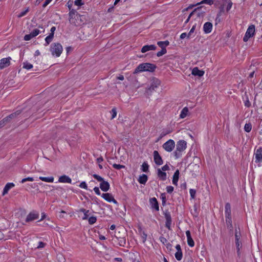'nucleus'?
<instances>
[{"label": "nucleus", "mask_w": 262, "mask_h": 262, "mask_svg": "<svg viewBox=\"0 0 262 262\" xmlns=\"http://www.w3.org/2000/svg\"><path fill=\"white\" fill-rule=\"evenodd\" d=\"M205 12L201 10V7H198L190 13V16H195V18H203L204 16Z\"/></svg>", "instance_id": "6"}, {"label": "nucleus", "mask_w": 262, "mask_h": 262, "mask_svg": "<svg viewBox=\"0 0 262 262\" xmlns=\"http://www.w3.org/2000/svg\"><path fill=\"white\" fill-rule=\"evenodd\" d=\"M125 243V239L123 238H121L119 241V244L121 246H124Z\"/></svg>", "instance_id": "62"}, {"label": "nucleus", "mask_w": 262, "mask_h": 262, "mask_svg": "<svg viewBox=\"0 0 262 262\" xmlns=\"http://www.w3.org/2000/svg\"><path fill=\"white\" fill-rule=\"evenodd\" d=\"M80 211L84 213V216L82 217V220H87L89 217L88 213L89 212V210H86L84 208H81L80 209Z\"/></svg>", "instance_id": "29"}, {"label": "nucleus", "mask_w": 262, "mask_h": 262, "mask_svg": "<svg viewBox=\"0 0 262 262\" xmlns=\"http://www.w3.org/2000/svg\"><path fill=\"white\" fill-rule=\"evenodd\" d=\"M160 81L156 78H153L151 80V82L149 87L148 89V91L152 92L155 91V89L157 88L160 85Z\"/></svg>", "instance_id": "7"}, {"label": "nucleus", "mask_w": 262, "mask_h": 262, "mask_svg": "<svg viewBox=\"0 0 262 262\" xmlns=\"http://www.w3.org/2000/svg\"><path fill=\"white\" fill-rule=\"evenodd\" d=\"M62 50V46L58 42L53 43L51 45L50 51L53 56L55 55L56 57L60 56Z\"/></svg>", "instance_id": "4"}, {"label": "nucleus", "mask_w": 262, "mask_h": 262, "mask_svg": "<svg viewBox=\"0 0 262 262\" xmlns=\"http://www.w3.org/2000/svg\"><path fill=\"white\" fill-rule=\"evenodd\" d=\"M171 132L170 130H163L160 134V137L158 140H160V139L162 138L163 137L166 136V135L169 134Z\"/></svg>", "instance_id": "43"}, {"label": "nucleus", "mask_w": 262, "mask_h": 262, "mask_svg": "<svg viewBox=\"0 0 262 262\" xmlns=\"http://www.w3.org/2000/svg\"><path fill=\"white\" fill-rule=\"evenodd\" d=\"M40 180H41L42 181L46 182H53L54 181V178L53 177H40L39 178Z\"/></svg>", "instance_id": "28"}, {"label": "nucleus", "mask_w": 262, "mask_h": 262, "mask_svg": "<svg viewBox=\"0 0 262 262\" xmlns=\"http://www.w3.org/2000/svg\"><path fill=\"white\" fill-rule=\"evenodd\" d=\"M45 245L46 244L43 243L42 242H39L38 243L37 248H42L45 246Z\"/></svg>", "instance_id": "64"}, {"label": "nucleus", "mask_w": 262, "mask_h": 262, "mask_svg": "<svg viewBox=\"0 0 262 262\" xmlns=\"http://www.w3.org/2000/svg\"><path fill=\"white\" fill-rule=\"evenodd\" d=\"M173 189H174L173 187L171 186H167V187H166V190L168 193H172V191H173Z\"/></svg>", "instance_id": "57"}, {"label": "nucleus", "mask_w": 262, "mask_h": 262, "mask_svg": "<svg viewBox=\"0 0 262 262\" xmlns=\"http://www.w3.org/2000/svg\"><path fill=\"white\" fill-rule=\"evenodd\" d=\"M38 217H39V214L38 213H36L34 211L31 212L27 215L26 219V222H29L30 221H32L34 220L38 219Z\"/></svg>", "instance_id": "12"}, {"label": "nucleus", "mask_w": 262, "mask_h": 262, "mask_svg": "<svg viewBox=\"0 0 262 262\" xmlns=\"http://www.w3.org/2000/svg\"><path fill=\"white\" fill-rule=\"evenodd\" d=\"M156 68V66L150 63H143L140 64L135 70L134 74L143 71L154 72Z\"/></svg>", "instance_id": "2"}, {"label": "nucleus", "mask_w": 262, "mask_h": 262, "mask_svg": "<svg viewBox=\"0 0 262 262\" xmlns=\"http://www.w3.org/2000/svg\"><path fill=\"white\" fill-rule=\"evenodd\" d=\"M226 3L227 4V6L226 7V10H227V11H228L232 7V3L230 0H228V1H225V5Z\"/></svg>", "instance_id": "39"}, {"label": "nucleus", "mask_w": 262, "mask_h": 262, "mask_svg": "<svg viewBox=\"0 0 262 262\" xmlns=\"http://www.w3.org/2000/svg\"><path fill=\"white\" fill-rule=\"evenodd\" d=\"M179 174H180L179 170L178 169H177L175 171V172L174 173V174L173 176L172 183L174 185H178V180H179Z\"/></svg>", "instance_id": "24"}, {"label": "nucleus", "mask_w": 262, "mask_h": 262, "mask_svg": "<svg viewBox=\"0 0 262 262\" xmlns=\"http://www.w3.org/2000/svg\"><path fill=\"white\" fill-rule=\"evenodd\" d=\"M157 175L158 178L162 181L166 180L167 175L165 172L162 171L161 169L159 168L157 170Z\"/></svg>", "instance_id": "23"}, {"label": "nucleus", "mask_w": 262, "mask_h": 262, "mask_svg": "<svg viewBox=\"0 0 262 262\" xmlns=\"http://www.w3.org/2000/svg\"><path fill=\"white\" fill-rule=\"evenodd\" d=\"M21 113V111L19 110H18L16 111L15 113H12L10 114V115L8 116V118L10 120L14 119L16 118L18 115H19Z\"/></svg>", "instance_id": "31"}, {"label": "nucleus", "mask_w": 262, "mask_h": 262, "mask_svg": "<svg viewBox=\"0 0 262 262\" xmlns=\"http://www.w3.org/2000/svg\"><path fill=\"white\" fill-rule=\"evenodd\" d=\"M33 37L32 36L31 34H27L24 36V39L26 41L30 40Z\"/></svg>", "instance_id": "53"}, {"label": "nucleus", "mask_w": 262, "mask_h": 262, "mask_svg": "<svg viewBox=\"0 0 262 262\" xmlns=\"http://www.w3.org/2000/svg\"><path fill=\"white\" fill-rule=\"evenodd\" d=\"M113 167L116 169H120L121 168H125V166L120 164H113Z\"/></svg>", "instance_id": "48"}, {"label": "nucleus", "mask_w": 262, "mask_h": 262, "mask_svg": "<svg viewBox=\"0 0 262 262\" xmlns=\"http://www.w3.org/2000/svg\"><path fill=\"white\" fill-rule=\"evenodd\" d=\"M255 162L259 163L262 161V148H258L255 154Z\"/></svg>", "instance_id": "14"}, {"label": "nucleus", "mask_w": 262, "mask_h": 262, "mask_svg": "<svg viewBox=\"0 0 262 262\" xmlns=\"http://www.w3.org/2000/svg\"><path fill=\"white\" fill-rule=\"evenodd\" d=\"M94 191H95V192L96 193V194L100 195L101 192H100V191L99 190V188L98 187H94Z\"/></svg>", "instance_id": "63"}, {"label": "nucleus", "mask_w": 262, "mask_h": 262, "mask_svg": "<svg viewBox=\"0 0 262 262\" xmlns=\"http://www.w3.org/2000/svg\"><path fill=\"white\" fill-rule=\"evenodd\" d=\"M156 48V46L154 45H145L142 48L141 52L145 53L150 50H155Z\"/></svg>", "instance_id": "18"}, {"label": "nucleus", "mask_w": 262, "mask_h": 262, "mask_svg": "<svg viewBox=\"0 0 262 262\" xmlns=\"http://www.w3.org/2000/svg\"><path fill=\"white\" fill-rule=\"evenodd\" d=\"M69 20L70 24H73L76 26H80L82 21L81 20V15L78 13L76 10L72 9L69 13Z\"/></svg>", "instance_id": "1"}, {"label": "nucleus", "mask_w": 262, "mask_h": 262, "mask_svg": "<svg viewBox=\"0 0 262 262\" xmlns=\"http://www.w3.org/2000/svg\"><path fill=\"white\" fill-rule=\"evenodd\" d=\"M149 165L148 164L144 162L142 165V170L145 172L148 171Z\"/></svg>", "instance_id": "33"}, {"label": "nucleus", "mask_w": 262, "mask_h": 262, "mask_svg": "<svg viewBox=\"0 0 262 262\" xmlns=\"http://www.w3.org/2000/svg\"><path fill=\"white\" fill-rule=\"evenodd\" d=\"M187 243L188 245L191 247H193L194 245V242L192 237H189L187 238Z\"/></svg>", "instance_id": "45"}, {"label": "nucleus", "mask_w": 262, "mask_h": 262, "mask_svg": "<svg viewBox=\"0 0 262 262\" xmlns=\"http://www.w3.org/2000/svg\"><path fill=\"white\" fill-rule=\"evenodd\" d=\"M110 112L112 114L111 119H113L117 115L116 108L115 107L113 108Z\"/></svg>", "instance_id": "46"}, {"label": "nucleus", "mask_w": 262, "mask_h": 262, "mask_svg": "<svg viewBox=\"0 0 262 262\" xmlns=\"http://www.w3.org/2000/svg\"><path fill=\"white\" fill-rule=\"evenodd\" d=\"M189 193L192 199H194L195 197L196 190L193 189H190Z\"/></svg>", "instance_id": "49"}, {"label": "nucleus", "mask_w": 262, "mask_h": 262, "mask_svg": "<svg viewBox=\"0 0 262 262\" xmlns=\"http://www.w3.org/2000/svg\"><path fill=\"white\" fill-rule=\"evenodd\" d=\"M159 239L160 242L164 244L167 242V239L163 236H160Z\"/></svg>", "instance_id": "60"}, {"label": "nucleus", "mask_w": 262, "mask_h": 262, "mask_svg": "<svg viewBox=\"0 0 262 262\" xmlns=\"http://www.w3.org/2000/svg\"><path fill=\"white\" fill-rule=\"evenodd\" d=\"M186 147L187 143L185 140H180L177 142L176 150L174 152V156L176 159H178L182 156V152L186 148Z\"/></svg>", "instance_id": "3"}, {"label": "nucleus", "mask_w": 262, "mask_h": 262, "mask_svg": "<svg viewBox=\"0 0 262 262\" xmlns=\"http://www.w3.org/2000/svg\"><path fill=\"white\" fill-rule=\"evenodd\" d=\"M148 180L147 175L143 174L140 176L138 179V182L142 184H145Z\"/></svg>", "instance_id": "26"}, {"label": "nucleus", "mask_w": 262, "mask_h": 262, "mask_svg": "<svg viewBox=\"0 0 262 262\" xmlns=\"http://www.w3.org/2000/svg\"><path fill=\"white\" fill-rule=\"evenodd\" d=\"M188 112V108L187 107H185L183 108L180 115V118H184L187 115Z\"/></svg>", "instance_id": "27"}, {"label": "nucleus", "mask_w": 262, "mask_h": 262, "mask_svg": "<svg viewBox=\"0 0 262 262\" xmlns=\"http://www.w3.org/2000/svg\"><path fill=\"white\" fill-rule=\"evenodd\" d=\"M110 188V184L108 182L103 181L100 183V188L104 192L107 191Z\"/></svg>", "instance_id": "15"}, {"label": "nucleus", "mask_w": 262, "mask_h": 262, "mask_svg": "<svg viewBox=\"0 0 262 262\" xmlns=\"http://www.w3.org/2000/svg\"><path fill=\"white\" fill-rule=\"evenodd\" d=\"M14 186L15 185L13 183H8L7 184H6L3 189L2 195H5V194H6L8 193V191L11 188L14 187Z\"/></svg>", "instance_id": "22"}, {"label": "nucleus", "mask_w": 262, "mask_h": 262, "mask_svg": "<svg viewBox=\"0 0 262 262\" xmlns=\"http://www.w3.org/2000/svg\"><path fill=\"white\" fill-rule=\"evenodd\" d=\"M150 204L152 208L155 209L156 211H159V204L158 202L155 198H152L149 200Z\"/></svg>", "instance_id": "17"}, {"label": "nucleus", "mask_w": 262, "mask_h": 262, "mask_svg": "<svg viewBox=\"0 0 262 262\" xmlns=\"http://www.w3.org/2000/svg\"><path fill=\"white\" fill-rule=\"evenodd\" d=\"M33 68V65L28 62H25L23 63V68L29 70Z\"/></svg>", "instance_id": "36"}, {"label": "nucleus", "mask_w": 262, "mask_h": 262, "mask_svg": "<svg viewBox=\"0 0 262 262\" xmlns=\"http://www.w3.org/2000/svg\"><path fill=\"white\" fill-rule=\"evenodd\" d=\"M161 169V170L162 171L164 172L165 171L169 170V166L167 164H166L164 166H163V167H162Z\"/></svg>", "instance_id": "59"}, {"label": "nucleus", "mask_w": 262, "mask_h": 262, "mask_svg": "<svg viewBox=\"0 0 262 262\" xmlns=\"http://www.w3.org/2000/svg\"><path fill=\"white\" fill-rule=\"evenodd\" d=\"M74 4L75 5L78 6H80L83 5V3L82 2V0H76L74 2Z\"/></svg>", "instance_id": "58"}, {"label": "nucleus", "mask_w": 262, "mask_h": 262, "mask_svg": "<svg viewBox=\"0 0 262 262\" xmlns=\"http://www.w3.org/2000/svg\"><path fill=\"white\" fill-rule=\"evenodd\" d=\"M161 199H162V205H164L165 204L166 201V195H165V193L161 194Z\"/></svg>", "instance_id": "51"}, {"label": "nucleus", "mask_w": 262, "mask_h": 262, "mask_svg": "<svg viewBox=\"0 0 262 262\" xmlns=\"http://www.w3.org/2000/svg\"><path fill=\"white\" fill-rule=\"evenodd\" d=\"M93 177L94 178H95L98 181L100 182L101 183L104 181V179L103 178L97 174H94Z\"/></svg>", "instance_id": "44"}, {"label": "nucleus", "mask_w": 262, "mask_h": 262, "mask_svg": "<svg viewBox=\"0 0 262 262\" xmlns=\"http://www.w3.org/2000/svg\"><path fill=\"white\" fill-rule=\"evenodd\" d=\"M101 196L108 202H113L115 204H118L117 201L114 198L113 196L111 193H102Z\"/></svg>", "instance_id": "9"}, {"label": "nucleus", "mask_w": 262, "mask_h": 262, "mask_svg": "<svg viewBox=\"0 0 262 262\" xmlns=\"http://www.w3.org/2000/svg\"><path fill=\"white\" fill-rule=\"evenodd\" d=\"M201 3H205L211 5L214 3V0H203Z\"/></svg>", "instance_id": "55"}, {"label": "nucleus", "mask_w": 262, "mask_h": 262, "mask_svg": "<svg viewBox=\"0 0 262 262\" xmlns=\"http://www.w3.org/2000/svg\"><path fill=\"white\" fill-rule=\"evenodd\" d=\"M255 32V26L254 25H251L250 26L248 29L247 30V31L246 32V34H248L249 36L252 37L254 34Z\"/></svg>", "instance_id": "25"}, {"label": "nucleus", "mask_w": 262, "mask_h": 262, "mask_svg": "<svg viewBox=\"0 0 262 262\" xmlns=\"http://www.w3.org/2000/svg\"><path fill=\"white\" fill-rule=\"evenodd\" d=\"M252 125L251 123H246L244 126V130L245 132L249 133L251 130Z\"/></svg>", "instance_id": "35"}, {"label": "nucleus", "mask_w": 262, "mask_h": 262, "mask_svg": "<svg viewBox=\"0 0 262 262\" xmlns=\"http://www.w3.org/2000/svg\"><path fill=\"white\" fill-rule=\"evenodd\" d=\"M54 36H53V34H50L48 36L45 38L46 41V46L48 45L53 40Z\"/></svg>", "instance_id": "30"}, {"label": "nucleus", "mask_w": 262, "mask_h": 262, "mask_svg": "<svg viewBox=\"0 0 262 262\" xmlns=\"http://www.w3.org/2000/svg\"><path fill=\"white\" fill-rule=\"evenodd\" d=\"M112 251H113V250L112 249L108 250V252L105 253V254L104 255V257L105 258V259H106L107 260H109L111 259V254L112 253Z\"/></svg>", "instance_id": "34"}, {"label": "nucleus", "mask_w": 262, "mask_h": 262, "mask_svg": "<svg viewBox=\"0 0 262 262\" xmlns=\"http://www.w3.org/2000/svg\"><path fill=\"white\" fill-rule=\"evenodd\" d=\"M29 11V8H27L26 10L21 12L18 15V17H21L24 16L26 14V13Z\"/></svg>", "instance_id": "54"}, {"label": "nucleus", "mask_w": 262, "mask_h": 262, "mask_svg": "<svg viewBox=\"0 0 262 262\" xmlns=\"http://www.w3.org/2000/svg\"><path fill=\"white\" fill-rule=\"evenodd\" d=\"M11 58L8 57L7 58H4L0 60V69H3L6 67H8L10 64V60Z\"/></svg>", "instance_id": "10"}, {"label": "nucleus", "mask_w": 262, "mask_h": 262, "mask_svg": "<svg viewBox=\"0 0 262 262\" xmlns=\"http://www.w3.org/2000/svg\"><path fill=\"white\" fill-rule=\"evenodd\" d=\"M58 181L60 183H71L72 180L69 177L63 175L59 178Z\"/></svg>", "instance_id": "21"}, {"label": "nucleus", "mask_w": 262, "mask_h": 262, "mask_svg": "<svg viewBox=\"0 0 262 262\" xmlns=\"http://www.w3.org/2000/svg\"><path fill=\"white\" fill-rule=\"evenodd\" d=\"M225 217H231V206L229 203H227L225 206Z\"/></svg>", "instance_id": "19"}, {"label": "nucleus", "mask_w": 262, "mask_h": 262, "mask_svg": "<svg viewBox=\"0 0 262 262\" xmlns=\"http://www.w3.org/2000/svg\"><path fill=\"white\" fill-rule=\"evenodd\" d=\"M226 220V224L227 228L229 230V232L230 234H232L233 227L232 225V217H225Z\"/></svg>", "instance_id": "13"}, {"label": "nucleus", "mask_w": 262, "mask_h": 262, "mask_svg": "<svg viewBox=\"0 0 262 262\" xmlns=\"http://www.w3.org/2000/svg\"><path fill=\"white\" fill-rule=\"evenodd\" d=\"M33 181H34V179L32 177H28V178H24V179H22L21 181V183H24L26 182V181L32 182Z\"/></svg>", "instance_id": "50"}, {"label": "nucleus", "mask_w": 262, "mask_h": 262, "mask_svg": "<svg viewBox=\"0 0 262 262\" xmlns=\"http://www.w3.org/2000/svg\"><path fill=\"white\" fill-rule=\"evenodd\" d=\"M40 32V31L39 29H35L30 33L31 34L32 36L34 37L36 36L37 35H38Z\"/></svg>", "instance_id": "41"}, {"label": "nucleus", "mask_w": 262, "mask_h": 262, "mask_svg": "<svg viewBox=\"0 0 262 262\" xmlns=\"http://www.w3.org/2000/svg\"><path fill=\"white\" fill-rule=\"evenodd\" d=\"M176 258L178 260H180L182 258L183 253L182 251H177L174 254Z\"/></svg>", "instance_id": "32"}, {"label": "nucleus", "mask_w": 262, "mask_h": 262, "mask_svg": "<svg viewBox=\"0 0 262 262\" xmlns=\"http://www.w3.org/2000/svg\"><path fill=\"white\" fill-rule=\"evenodd\" d=\"M154 160L156 164L157 165H161L163 163L162 157L157 150H155L153 152Z\"/></svg>", "instance_id": "8"}, {"label": "nucleus", "mask_w": 262, "mask_h": 262, "mask_svg": "<svg viewBox=\"0 0 262 262\" xmlns=\"http://www.w3.org/2000/svg\"><path fill=\"white\" fill-rule=\"evenodd\" d=\"M166 52H167V50H166V48H163V49H162V50L160 51L157 52V56L158 57L162 56L164 54H166Z\"/></svg>", "instance_id": "38"}, {"label": "nucleus", "mask_w": 262, "mask_h": 262, "mask_svg": "<svg viewBox=\"0 0 262 262\" xmlns=\"http://www.w3.org/2000/svg\"><path fill=\"white\" fill-rule=\"evenodd\" d=\"M244 103H245V105L247 107H249L251 106V103H250L248 97H247V99L245 101Z\"/></svg>", "instance_id": "61"}, {"label": "nucleus", "mask_w": 262, "mask_h": 262, "mask_svg": "<svg viewBox=\"0 0 262 262\" xmlns=\"http://www.w3.org/2000/svg\"><path fill=\"white\" fill-rule=\"evenodd\" d=\"M192 74L194 76L202 77L204 74V72L199 69L198 67H195L192 69Z\"/></svg>", "instance_id": "20"}, {"label": "nucleus", "mask_w": 262, "mask_h": 262, "mask_svg": "<svg viewBox=\"0 0 262 262\" xmlns=\"http://www.w3.org/2000/svg\"><path fill=\"white\" fill-rule=\"evenodd\" d=\"M163 148L168 152H171L174 149L175 143L173 140L169 139L163 145Z\"/></svg>", "instance_id": "5"}, {"label": "nucleus", "mask_w": 262, "mask_h": 262, "mask_svg": "<svg viewBox=\"0 0 262 262\" xmlns=\"http://www.w3.org/2000/svg\"><path fill=\"white\" fill-rule=\"evenodd\" d=\"M212 29V24L210 22H206L203 26V30L206 34L209 33L211 32Z\"/></svg>", "instance_id": "16"}, {"label": "nucleus", "mask_w": 262, "mask_h": 262, "mask_svg": "<svg viewBox=\"0 0 262 262\" xmlns=\"http://www.w3.org/2000/svg\"><path fill=\"white\" fill-rule=\"evenodd\" d=\"M140 231L141 232V236L142 238V242L143 243H145L146 241L147 235L144 231H142V229L141 228H140Z\"/></svg>", "instance_id": "37"}, {"label": "nucleus", "mask_w": 262, "mask_h": 262, "mask_svg": "<svg viewBox=\"0 0 262 262\" xmlns=\"http://www.w3.org/2000/svg\"><path fill=\"white\" fill-rule=\"evenodd\" d=\"M241 233L240 232H238L237 229H235V241H240V238H241Z\"/></svg>", "instance_id": "42"}, {"label": "nucleus", "mask_w": 262, "mask_h": 262, "mask_svg": "<svg viewBox=\"0 0 262 262\" xmlns=\"http://www.w3.org/2000/svg\"><path fill=\"white\" fill-rule=\"evenodd\" d=\"M235 245L236 247V250L241 249L242 248V243L240 241H235Z\"/></svg>", "instance_id": "52"}, {"label": "nucleus", "mask_w": 262, "mask_h": 262, "mask_svg": "<svg viewBox=\"0 0 262 262\" xmlns=\"http://www.w3.org/2000/svg\"><path fill=\"white\" fill-rule=\"evenodd\" d=\"M88 219L89 223L91 225L94 224L97 221L96 216H91Z\"/></svg>", "instance_id": "40"}, {"label": "nucleus", "mask_w": 262, "mask_h": 262, "mask_svg": "<svg viewBox=\"0 0 262 262\" xmlns=\"http://www.w3.org/2000/svg\"><path fill=\"white\" fill-rule=\"evenodd\" d=\"M79 187L82 188H84L85 189H88V186L85 182H81L80 185Z\"/></svg>", "instance_id": "56"}, {"label": "nucleus", "mask_w": 262, "mask_h": 262, "mask_svg": "<svg viewBox=\"0 0 262 262\" xmlns=\"http://www.w3.org/2000/svg\"><path fill=\"white\" fill-rule=\"evenodd\" d=\"M196 24H195L194 25H193L192 27L191 28V30H190L188 34L187 38H189L190 36H191V34L194 32L195 28H196Z\"/></svg>", "instance_id": "47"}, {"label": "nucleus", "mask_w": 262, "mask_h": 262, "mask_svg": "<svg viewBox=\"0 0 262 262\" xmlns=\"http://www.w3.org/2000/svg\"><path fill=\"white\" fill-rule=\"evenodd\" d=\"M165 218L166 219L165 227L169 230H170V226L171 224V217L169 212L166 211L164 213Z\"/></svg>", "instance_id": "11"}]
</instances>
